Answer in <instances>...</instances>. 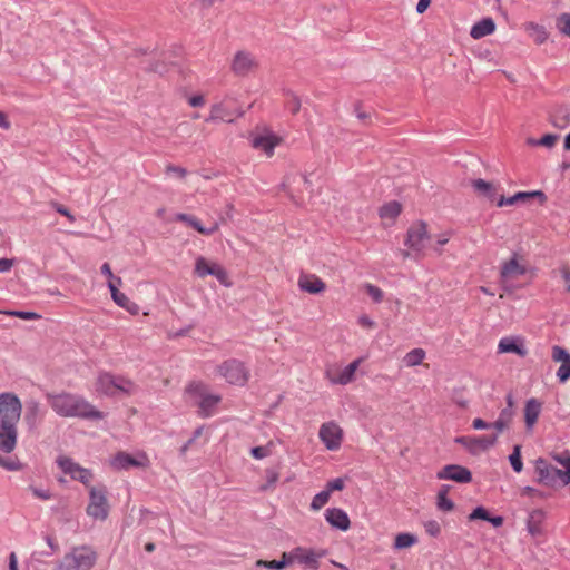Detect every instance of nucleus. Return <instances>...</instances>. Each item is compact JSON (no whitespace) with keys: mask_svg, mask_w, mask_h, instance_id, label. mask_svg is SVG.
Instances as JSON below:
<instances>
[{"mask_svg":"<svg viewBox=\"0 0 570 570\" xmlns=\"http://www.w3.org/2000/svg\"><path fill=\"white\" fill-rule=\"evenodd\" d=\"M101 273L110 279L109 282H114L115 284L121 285V278L120 277L115 278V276L111 272V267L108 263L102 264Z\"/></svg>","mask_w":570,"mask_h":570,"instance_id":"60","label":"nucleus"},{"mask_svg":"<svg viewBox=\"0 0 570 570\" xmlns=\"http://www.w3.org/2000/svg\"><path fill=\"white\" fill-rule=\"evenodd\" d=\"M97 561V553L87 546L71 549L59 561L55 570H90Z\"/></svg>","mask_w":570,"mask_h":570,"instance_id":"5","label":"nucleus"},{"mask_svg":"<svg viewBox=\"0 0 570 570\" xmlns=\"http://www.w3.org/2000/svg\"><path fill=\"white\" fill-rule=\"evenodd\" d=\"M430 239L428 225L424 222H416L407 230L405 245L417 256H424L426 244Z\"/></svg>","mask_w":570,"mask_h":570,"instance_id":"13","label":"nucleus"},{"mask_svg":"<svg viewBox=\"0 0 570 570\" xmlns=\"http://www.w3.org/2000/svg\"><path fill=\"white\" fill-rule=\"evenodd\" d=\"M281 562H284V568L286 566H291L293 563H295V558H294V549H292L291 551L288 552H283L282 553V559L279 560Z\"/></svg>","mask_w":570,"mask_h":570,"instance_id":"63","label":"nucleus"},{"mask_svg":"<svg viewBox=\"0 0 570 570\" xmlns=\"http://www.w3.org/2000/svg\"><path fill=\"white\" fill-rule=\"evenodd\" d=\"M278 480V473L275 472V471H267V483L265 485H263L261 489L263 491H266L268 489H272L274 488V485L276 484Z\"/></svg>","mask_w":570,"mask_h":570,"instance_id":"59","label":"nucleus"},{"mask_svg":"<svg viewBox=\"0 0 570 570\" xmlns=\"http://www.w3.org/2000/svg\"><path fill=\"white\" fill-rule=\"evenodd\" d=\"M472 187L480 196H483L490 202H495L499 196V185H495L484 179H474Z\"/></svg>","mask_w":570,"mask_h":570,"instance_id":"27","label":"nucleus"},{"mask_svg":"<svg viewBox=\"0 0 570 570\" xmlns=\"http://www.w3.org/2000/svg\"><path fill=\"white\" fill-rule=\"evenodd\" d=\"M166 174H173L176 175L179 178H185L187 176V170L180 166L176 165H167L165 168Z\"/></svg>","mask_w":570,"mask_h":570,"instance_id":"55","label":"nucleus"},{"mask_svg":"<svg viewBox=\"0 0 570 570\" xmlns=\"http://www.w3.org/2000/svg\"><path fill=\"white\" fill-rule=\"evenodd\" d=\"M258 68L256 58L248 51H237L232 60L230 69L239 77H245Z\"/></svg>","mask_w":570,"mask_h":570,"instance_id":"17","label":"nucleus"},{"mask_svg":"<svg viewBox=\"0 0 570 570\" xmlns=\"http://www.w3.org/2000/svg\"><path fill=\"white\" fill-rule=\"evenodd\" d=\"M557 376L560 382L564 383L570 377V363L561 364L557 372Z\"/></svg>","mask_w":570,"mask_h":570,"instance_id":"58","label":"nucleus"},{"mask_svg":"<svg viewBox=\"0 0 570 570\" xmlns=\"http://www.w3.org/2000/svg\"><path fill=\"white\" fill-rule=\"evenodd\" d=\"M558 30L570 38V13H562L557 18Z\"/></svg>","mask_w":570,"mask_h":570,"instance_id":"42","label":"nucleus"},{"mask_svg":"<svg viewBox=\"0 0 570 570\" xmlns=\"http://www.w3.org/2000/svg\"><path fill=\"white\" fill-rule=\"evenodd\" d=\"M0 466L8 471H20L22 464L17 458H4L0 455Z\"/></svg>","mask_w":570,"mask_h":570,"instance_id":"44","label":"nucleus"},{"mask_svg":"<svg viewBox=\"0 0 570 570\" xmlns=\"http://www.w3.org/2000/svg\"><path fill=\"white\" fill-rule=\"evenodd\" d=\"M297 285L301 291L309 294H321L326 289L325 282L315 274H301Z\"/></svg>","mask_w":570,"mask_h":570,"instance_id":"23","label":"nucleus"},{"mask_svg":"<svg viewBox=\"0 0 570 570\" xmlns=\"http://www.w3.org/2000/svg\"><path fill=\"white\" fill-rule=\"evenodd\" d=\"M451 487L448 484H443L436 495V507L439 510L449 512L454 509V503L452 500L448 498V493Z\"/></svg>","mask_w":570,"mask_h":570,"instance_id":"33","label":"nucleus"},{"mask_svg":"<svg viewBox=\"0 0 570 570\" xmlns=\"http://www.w3.org/2000/svg\"><path fill=\"white\" fill-rule=\"evenodd\" d=\"M552 124L559 128L567 127L570 124V115L568 109L559 108L556 110V112L552 115Z\"/></svg>","mask_w":570,"mask_h":570,"instance_id":"39","label":"nucleus"},{"mask_svg":"<svg viewBox=\"0 0 570 570\" xmlns=\"http://www.w3.org/2000/svg\"><path fill=\"white\" fill-rule=\"evenodd\" d=\"M256 566L264 567V568L272 569V570H283L284 569V562H281L279 560L266 561V560L259 559L256 561Z\"/></svg>","mask_w":570,"mask_h":570,"instance_id":"51","label":"nucleus"},{"mask_svg":"<svg viewBox=\"0 0 570 570\" xmlns=\"http://www.w3.org/2000/svg\"><path fill=\"white\" fill-rule=\"evenodd\" d=\"M402 207L401 204L397 202H390L384 204L380 208V218L382 219V224L384 227L392 226L397 218V216L401 214Z\"/></svg>","mask_w":570,"mask_h":570,"instance_id":"28","label":"nucleus"},{"mask_svg":"<svg viewBox=\"0 0 570 570\" xmlns=\"http://www.w3.org/2000/svg\"><path fill=\"white\" fill-rule=\"evenodd\" d=\"M455 442L461 444L470 453L478 454L494 446L498 442V434L478 436L464 435L456 438Z\"/></svg>","mask_w":570,"mask_h":570,"instance_id":"16","label":"nucleus"},{"mask_svg":"<svg viewBox=\"0 0 570 570\" xmlns=\"http://www.w3.org/2000/svg\"><path fill=\"white\" fill-rule=\"evenodd\" d=\"M318 439L326 450L338 451L344 441V430L333 420L324 422L318 429Z\"/></svg>","mask_w":570,"mask_h":570,"instance_id":"12","label":"nucleus"},{"mask_svg":"<svg viewBox=\"0 0 570 570\" xmlns=\"http://www.w3.org/2000/svg\"><path fill=\"white\" fill-rule=\"evenodd\" d=\"M275 449L274 441H268L265 445L255 446L250 450V454L256 460L265 459L273 454Z\"/></svg>","mask_w":570,"mask_h":570,"instance_id":"38","label":"nucleus"},{"mask_svg":"<svg viewBox=\"0 0 570 570\" xmlns=\"http://www.w3.org/2000/svg\"><path fill=\"white\" fill-rule=\"evenodd\" d=\"M185 396L199 407V414L204 417L214 414L215 407L222 401L220 395L210 394L202 382H191L185 387Z\"/></svg>","mask_w":570,"mask_h":570,"instance_id":"4","label":"nucleus"},{"mask_svg":"<svg viewBox=\"0 0 570 570\" xmlns=\"http://www.w3.org/2000/svg\"><path fill=\"white\" fill-rule=\"evenodd\" d=\"M524 31L534 40L535 43L541 45L548 39L546 28L535 22H527L523 26Z\"/></svg>","mask_w":570,"mask_h":570,"instance_id":"32","label":"nucleus"},{"mask_svg":"<svg viewBox=\"0 0 570 570\" xmlns=\"http://www.w3.org/2000/svg\"><path fill=\"white\" fill-rule=\"evenodd\" d=\"M22 403L12 392L0 393V451L11 453L18 444Z\"/></svg>","mask_w":570,"mask_h":570,"instance_id":"1","label":"nucleus"},{"mask_svg":"<svg viewBox=\"0 0 570 570\" xmlns=\"http://www.w3.org/2000/svg\"><path fill=\"white\" fill-rule=\"evenodd\" d=\"M561 277L563 281V285L567 292H570V266L563 265L560 268Z\"/></svg>","mask_w":570,"mask_h":570,"instance_id":"61","label":"nucleus"},{"mask_svg":"<svg viewBox=\"0 0 570 570\" xmlns=\"http://www.w3.org/2000/svg\"><path fill=\"white\" fill-rule=\"evenodd\" d=\"M436 478L439 480H451L456 483H470L472 481V473L465 466L448 464L436 473Z\"/></svg>","mask_w":570,"mask_h":570,"instance_id":"21","label":"nucleus"},{"mask_svg":"<svg viewBox=\"0 0 570 570\" xmlns=\"http://www.w3.org/2000/svg\"><path fill=\"white\" fill-rule=\"evenodd\" d=\"M108 287L110 289L111 297H112L114 302L118 306L125 308L131 315H137L139 313V311H140L139 305L137 303L130 301L129 297L125 293L120 292L114 282H109Z\"/></svg>","mask_w":570,"mask_h":570,"instance_id":"25","label":"nucleus"},{"mask_svg":"<svg viewBox=\"0 0 570 570\" xmlns=\"http://www.w3.org/2000/svg\"><path fill=\"white\" fill-rule=\"evenodd\" d=\"M47 400L55 413L61 417L101 420L105 416L94 404L78 394L69 392L52 393L47 395Z\"/></svg>","mask_w":570,"mask_h":570,"instance_id":"2","label":"nucleus"},{"mask_svg":"<svg viewBox=\"0 0 570 570\" xmlns=\"http://www.w3.org/2000/svg\"><path fill=\"white\" fill-rule=\"evenodd\" d=\"M495 202L498 207L513 206L518 203L517 199L514 198V195L511 197H504L502 195H499Z\"/></svg>","mask_w":570,"mask_h":570,"instance_id":"62","label":"nucleus"},{"mask_svg":"<svg viewBox=\"0 0 570 570\" xmlns=\"http://www.w3.org/2000/svg\"><path fill=\"white\" fill-rule=\"evenodd\" d=\"M86 512L95 520L104 521L109 514L107 490L104 485L89 487V502Z\"/></svg>","mask_w":570,"mask_h":570,"instance_id":"9","label":"nucleus"},{"mask_svg":"<svg viewBox=\"0 0 570 570\" xmlns=\"http://www.w3.org/2000/svg\"><path fill=\"white\" fill-rule=\"evenodd\" d=\"M485 520L488 521L490 519V514L483 507L475 508L471 514L469 515V520Z\"/></svg>","mask_w":570,"mask_h":570,"instance_id":"53","label":"nucleus"},{"mask_svg":"<svg viewBox=\"0 0 570 570\" xmlns=\"http://www.w3.org/2000/svg\"><path fill=\"white\" fill-rule=\"evenodd\" d=\"M326 521L336 529L347 531L351 527V521L347 513L340 508H331L325 511Z\"/></svg>","mask_w":570,"mask_h":570,"instance_id":"26","label":"nucleus"},{"mask_svg":"<svg viewBox=\"0 0 570 570\" xmlns=\"http://www.w3.org/2000/svg\"><path fill=\"white\" fill-rule=\"evenodd\" d=\"M535 197L540 198L541 203L546 202V199H547L546 195L540 190L518 191L517 194H514V198L517 199V202H525L528 199L535 198Z\"/></svg>","mask_w":570,"mask_h":570,"instance_id":"45","label":"nucleus"},{"mask_svg":"<svg viewBox=\"0 0 570 570\" xmlns=\"http://www.w3.org/2000/svg\"><path fill=\"white\" fill-rule=\"evenodd\" d=\"M3 313L7 315L16 316V317L27 320V321L41 318V316L35 312L10 311V312H3Z\"/></svg>","mask_w":570,"mask_h":570,"instance_id":"49","label":"nucleus"},{"mask_svg":"<svg viewBox=\"0 0 570 570\" xmlns=\"http://www.w3.org/2000/svg\"><path fill=\"white\" fill-rule=\"evenodd\" d=\"M498 353H514L520 357H524L528 354V350L525 348L521 337L505 336L498 343Z\"/></svg>","mask_w":570,"mask_h":570,"instance_id":"24","label":"nucleus"},{"mask_svg":"<svg viewBox=\"0 0 570 570\" xmlns=\"http://www.w3.org/2000/svg\"><path fill=\"white\" fill-rule=\"evenodd\" d=\"M425 356V351L421 347H416L405 354V356L403 357V362L406 367H414L422 364Z\"/></svg>","mask_w":570,"mask_h":570,"instance_id":"35","label":"nucleus"},{"mask_svg":"<svg viewBox=\"0 0 570 570\" xmlns=\"http://www.w3.org/2000/svg\"><path fill=\"white\" fill-rule=\"evenodd\" d=\"M149 460L146 454L132 456L126 452H118L110 461V465L116 470H128L130 468H146Z\"/></svg>","mask_w":570,"mask_h":570,"instance_id":"19","label":"nucleus"},{"mask_svg":"<svg viewBox=\"0 0 570 570\" xmlns=\"http://www.w3.org/2000/svg\"><path fill=\"white\" fill-rule=\"evenodd\" d=\"M194 274L199 278L212 275L225 287L233 285L227 271L217 262L199 256L195 261Z\"/></svg>","mask_w":570,"mask_h":570,"instance_id":"10","label":"nucleus"},{"mask_svg":"<svg viewBox=\"0 0 570 570\" xmlns=\"http://www.w3.org/2000/svg\"><path fill=\"white\" fill-rule=\"evenodd\" d=\"M357 323L361 327L372 330L376 326V323L366 314L361 315L357 318Z\"/></svg>","mask_w":570,"mask_h":570,"instance_id":"57","label":"nucleus"},{"mask_svg":"<svg viewBox=\"0 0 570 570\" xmlns=\"http://www.w3.org/2000/svg\"><path fill=\"white\" fill-rule=\"evenodd\" d=\"M553 459L562 466L563 470V485L570 482V452L566 451L560 454L553 455Z\"/></svg>","mask_w":570,"mask_h":570,"instance_id":"37","label":"nucleus"},{"mask_svg":"<svg viewBox=\"0 0 570 570\" xmlns=\"http://www.w3.org/2000/svg\"><path fill=\"white\" fill-rule=\"evenodd\" d=\"M330 498H331V493L326 489L321 491L320 493H317L313 497L312 502H311V509L313 511L321 510L324 505L327 504V502L330 501Z\"/></svg>","mask_w":570,"mask_h":570,"instance_id":"40","label":"nucleus"},{"mask_svg":"<svg viewBox=\"0 0 570 570\" xmlns=\"http://www.w3.org/2000/svg\"><path fill=\"white\" fill-rule=\"evenodd\" d=\"M424 529H425V532L430 535V537H438L440 535L441 533V525L438 521L435 520H429L424 523Z\"/></svg>","mask_w":570,"mask_h":570,"instance_id":"50","label":"nucleus"},{"mask_svg":"<svg viewBox=\"0 0 570 570\" xmlns=\"http://www.w3.org/2000/svg\"><path fill=\"white\" fill-rule=\"evenodd\" d=\"M50 206L60 215L65 216L70 223L76 222V216L62 204L58 202H51Z\"/></svg>","mask_w":570,"mask_h":570,"instance_id":"48","label":"nucleus"},{"mask_svg":"<svg viewBox=\"0 0 570 570\" xmlns=\"http://www.w3.org/2000/svg\"><path fill=\"white\" fill-rule=\"evenodd\" d=\"M28 490L31 492V494L39 499V500H42V501H48V500H51L52 499V492L49 490V489H43V488H39V487H36L33 484H30L28 487Z\"/></svg>","mask_w":570,"mask_h":570,"instance_id":"43","label":"nucleus"},{"mask_svg":"<svg viewBox=\"0 0 570 570\" xmlns=\"http://www.w3.org/2000/svg\"><path fill=\"white\" fill-rule=\"evenodd\" d=\"M495 31V23L492 18H484L472 26L470 36L473 39H481L485 36L492 35Z\"/></svg>","mask_w":570,"mask_h":570,"instance_id":"30","label":"nucleus"},{"mask_svg":"<svg viewBox=\"0 0 570 570\" xmlns=\"http://www.w3.org/2000/svg\"><path fill=\"white\" fill-rule=\"evenodd\" d=\"M176 219L179 222L186 223L187 225H189L190 227L196 229L199 234L205 235V236L213 235L219 228L217 223H215L212 227H208V228L204 227L198 218H196L195 216H191V215H187V214H178L176 216Z\"/></svg>","mask_w":570,"mask_h":570,"instance_id":"29","label":"nucleus"},{"mask_svg":"<svg viewBox=\"0 0 570 570\" xmlns=\"http://www.w3.org/2000/svg\"><path fill=\"white\" fill-rule=\"evenodd\" d=\"M542 411V402L535 397L529 399L523 409L524 424L528 433H532Z\"/></svg>","mask_w":570,"mask_h":570,"instance_id":"22","label":"nucleus"},{"mask_svg":"<svg viewBox=\"0 0 570 570\" xmlns=\"http://www.w3.org/2000/svg\"><path fill=\"white\" fill-rule=\"evenodd\" d=\"M59 469L68 474L72 480L79 481L86 487H91L90 483L94 479L92 472L75 462L71 458L66 455H59L56 460Z\"/></svg>","mask_w":570,"mask_h":570,"instance_id":"14","label":"nucleus"},{"mask_svg":"<svg viewBox=\"0 0 570 570\" xmlns=\"http://www.w3.org/2000/svg\"><path fill=\"white\" fill-rule=\"evenodd\" d=\"M533 273L528 261L518 253H513L500 264L499 282L508 293L521 288L523 286L521 281L528 278L530 282Z\"/></svg>","mask_w":570,"mask_h":570,"instance_id":"3","label":"nucleus"},{"mask_svg":"<svg viewBox=\"0 0 570 570\" xmlns=\"http://www.w3.org/2000/svg\"><path fill=\"white\" fill-rule=\"evenodd\" d=\"M362 358L354 360L344 368H338L336 366H328L325 370V379L328 380L332 384L337 385H347L355 379V373L362 363Z\"/></svg>","mask_w":570,"mask_h":570,"instance_id":"15","label":"nucleus"},{"mask_svg":"<svg viewBox=\"0 0 570 570\" xmlns=\"http://www.w3.org/2000/svg\"><path fill=\"white\" fill-rule=\"evenodd\" d=\"M514 416V411L510 409H503L499 413L498 419L491 423V428L495 430V434H500L510 429Z\"/></svg>","mask_w":570,"mask_h":570,"instance_id":"31","label":"nucleus"},{"mask_svg":"<svg viewBox=\"0 0 570 570\" xmlns=\"http://www.w3.org/2000/svg\"><path fill=\"white\" fill-rule=\"evenodd\" d=\"M452 236V232L448 230L444 233H441L436 236V247L435 250L441 254V249L439 247L446 245Z\"/></svg>","mask_w":570,"mask_h":570,"instance_id":"56","label":"nucleus"},{"mask_svg":"<svg viewBox=\"0 0 570 570\" xmlns=\"http://www.w3.org/2000/svg\"><path fill=\"white\" fill-rule=\"evenodd\" d=\"M249 140L252 147L262 151L266 157H272L274 149L283 144V138L267 126H257L249 134Z\"/></svg>","mask_w":570,"mask_h":570,"instance_id":"7","label":"nucleus"},{"mask_svg":"<svg viewBox=\"0 0 570 570\" xmlns=\"http://www.w3.org/2000/svg\"><path fill=\"white\" fill-rule=\"evenodd\" d=\"M535 470L540 481L546 485H554L557 482L563 484V470L549 464L546 460L538 459Z\"/></svg>","mask_w":570,"mask_h":570,"instance_id":"20","label":"nucleus"},{"mask_svg":"<svg viewBox=\"0 0 570 570\" xmlns=\"http://www.w3.org/2000/svg\"><path fill=\"white\" fill-rule=\"evenodd\" d=\"M364 289H365L366 294L375 303H380V302L383 301L384 295H383V291L380 287H377V286H375L373 284L367 283V284L364 285Z\"/></svg>","mask_w":570,"mask_h":570,"instance_id":"47","label":"nucleus"},{"mask_svg":"<svg viewBox=\"0 0 570 570\" xmlns=\"http://www.w3.org/2000/svg\"><path fill=\"white\" fill-rule=\"evenodd\" d=\"M552 360L554 362L567 364L570 363V354L560 346L552 347Z\"/></svg>","mask_w":570,"mask_h":570,"instance_id":"46","label":"nucleus"},{"mask_svg":"<svg viewBox=\"0 0 570 570\" xmlns=\"http://www.w3.org/2000/svg\"><path fill=\"white\" fill-rule=\"evenodd\" d=\"M558 139L559 137L557 135L547 134L538 140V145L547 148H552L557 144Z\"/></svg>","mask_w":570,"mask_h":570,"instance_id":"52","label":"nucleus"},{"mask_svg":"<svg viewBox=\"0 0 570 570\" xmlns=\"http://www.w3.org/2000/svg\"><path fill=\"white\" fill-rule=\"evenodd\" d=\"M14 265V259L0 258V273L9 272Z\"/></svg>","mask_w":570,"mask_h":570,"instance_id":"64","label":"nucleus"},{"mask_svg":"<svg viewBox=\"0 0 570 570\" xmlns=\"http://www.w3.org/2000/svg\"><path fill=\"white\" fill-rule=\"evenodd\" d=\"M218 374L229 384L243 386L249 379V371L238 360H227L217 366Z\"/></svg>","mask_w":570,"mask_h":570,"instance_id":"11","label":"nucleus"},{"mask_svg":"<svg viewBox=\"0 0 570 570\" xmlns=\"http://www.w3.org/2000/svg\"><path fill=\"white\" fill-rule=\"evenodd\" d=\"M326 554L325 550H314L305 547L294 548L295 563L305 568L317 570L320 567V559Z\"/></svg>","mask_w":570,"mask_h":570,"instance_id":"18","label":"nucleus"},{"mask_svg":"<svg viewBox=\"0 0 570 570\" xmlns=\"http://www.w3.org/2000/svg\"><path fill=\"white\" fill-rule=\"evenodd\" d=\"M543 517L544 515L541 510H534L530 513L528 522H527V528H528L529 533L532 537H537V535L541 534V532H542L541 522L543 520Z\"/></svg>","mask_w":570,"mask_h":570,"instance_id":"34","label":"nucleus"},{"mask_svg":"<svg viewBox=\"0 0 570 570\" xmlns=\"http://www.w3.org/2000/svg\"><path fill=\"white\" fill-rule=\"evenodd\" d=\"M95 391L99 394L114 396L118 393L132 395L137 392V385L125 377H115L109 373H100L95 382Z\"/></svg>","mask_w":570,"mask_h":570,"instance_id":"6","label":"nucleus"},{"mask_svg":"<svg viewBox=\"0 0 570 570\" xmlns=\"http://www.w3.org/2000/svg\"><path fill=\"white\" fill-rule=\"evenodd\" d=\"M417 542V538L411 533H399L394 539V549L402 550L414 546Z\"/></svg>","mask_w":570,"mask_h":570,"instance_id":"36","label":"nucleus"},{"mask_svg":"<svg viewBox=\"0 0 570 570\" xmlns=\"http://www.w3.org/2000/svg\"><path fill=\"white\" fill-rule=\"evenodd\" d=\"M509 461L517 473L522 471L523 463L521 460V445H514L512 453L509 455Z\"/></svg>","mask_w":570,"mask_h":570,"instance_id":"41","label":"nucleus"},{"mask_svg":"<svg viewBox=\"0 0 570 570\" xmlns=\"http://www.w3.org/2000/svg\"><path fill=\"white\" fill-rule=\"evenodd\" d=\"M243 115L244 111L237 100L233 97H226L210 107L209 116L206 118V121H223L230 124Z\"/></svg>","mask_w":570,"mask_h":570,"instance_id":"8","label":"nucleus"},{"mask_svg":"<svg viewBox=\"0 0 570 570\" xmlns=\"http://www.w3.org/2000/svg\"><path fill=\"white\" fill-rule=\"evenodd\" d=\"M345 487V482L343 479L341 478H337V479H333L331 481H328L326 483V490L332 493L333 491H342Z\"/></svg>","mask_w":570,"mask_h":570,"instance_id":"54","label":"nucleus"}]
</instances>
